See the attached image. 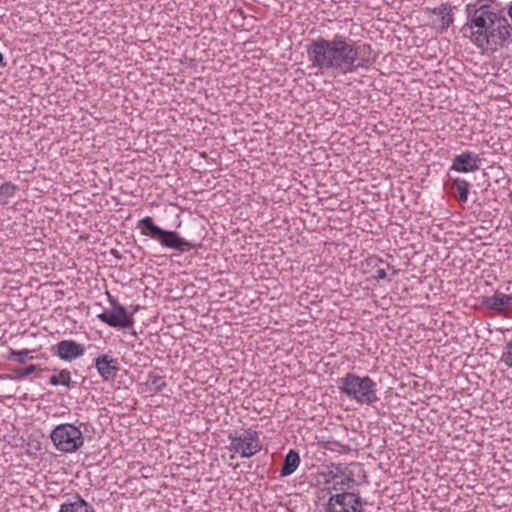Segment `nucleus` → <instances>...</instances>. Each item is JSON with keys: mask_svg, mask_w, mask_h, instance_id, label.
<instances>
[{"mask_svg": "<svg viewBox=\"0 0 512 512\" xmlns=\"http://www.w3.org/2000/svg\"><path fill=\"white\" fill-rule=\"evenodd\" d=\"M367 50H370L369 45L360 44L344 34L318 37L307 46L308 68L315 76L352 74L368 66Z\"/></svg>", "mask_w": 512, "mask_h": 512, "instance_id": "f257e3e1", "label": "nucleus"}, {"mask_svg": "<svg viewBox=\"0 0 512 512\" xmlns=\"http://www.w3.org/2000/svg\"><path fill=\"white\" fill-rule=\"evenodd\" d=\"M466 13L467 21L461 32L479 49L496 51L512 41V26L491 6L468 4Z\"/></svg>", "mask_w": 512, "mask_h": 512, "instance_id": "f03ea898", "label": "nucleus"}, {"mask_svg": "<svg viewBox=\"0 0 512 512\" xmlns=\"http://www.w3.org/2000/svg\"><path fill=\"white\" fill-rule=\"evenodd\" d=\"M338 388L342 395L359 405L371 406L380 400L377 383L368 375L347 373L339 379Z\"/></svg>", "mask_w": 512, "mask_h": 512, "instance_id": "7ed1b4c3", "label": "nucleus"}, {"mask_svg": "<svg viewBox=\"0 0 512 512\" xmlns=\"http://www.w3.org/2000/svg\"><path fill=\"white\" fill-rule=\"evenodd\" d=\"M137 228L144 236L157 240L163 247L180 253L195 249L196 245L182 238L176 231L164 230L157 226L152 217L146 216L138 221Z\"/></svg>", "mask_w": 512, "mask_h": 512, "instance_id": "20e7f679", "label": "nucleus"}, {"mask_svg": "<svg viewBox=\"0 0 512 512\" xmlns=\"http://www.w3.org/2000/svg\"><path fill=\"white\" fill-rule=\"evenodd\" d=\"M227 438V450L242 458H251L262 449L260 433L253 428L229 432Z\"/></svg>", "mask_w": 512, "mask_h": 512, "instance_id": "39448f33", "label": "nucleus"}, {"mask_svg": "<svg viewBox=\"0 0 512 512\" xmlns=\"http://www.w3.org/2000/svg\"><path fill=\"white\" fill-rule=\"evenodd\" d=\"M50 439L55 449L63 453H74L84 445L83 432L71 423L57 425L51 431Z\"/></svg>", "mask_w": 512, "mask_h": 512, "instance_id": "423d86ee", "label": "nucleus"}, {"mask_svg": "<svg viewBox=\"0 0 512 512\" xmlns=\"http://www.w3.org/2000/svg\"><path fill=\"white\" fill-rule=\"evenodd\" d=\"M364 502L358 493L340 492L331 493L325 511L326 512H362Z\"/></svg>", "mask_w": 512, "mask_h": 512, "instance_id": "0eeeda50", "label": "nucleus"}, {"mask_svg": "<svg viewBox=\"0 0 512 512\" xmlns=\"http://www.w3.org/2000/svg\"><path fill=\"white\" fill-rule=\"evenodd\" d=\"M108 296L112 305V309L103 311L98 315V319L114 328L130 327L133 324V318L128 315L124 306L119 304L110 295Z\"/></svg>", "mask_w": 512, "mask_h": 512, "instance_id": "6e6552de", "label": "nucleus"}, {"mask_svg": "<svg viewBox=\"0 0 512 512\" xmlns=\"http://www.w3.org/2000/svg\"><path fill=\"white\" fill-rule=\"evenodd\" d=\"M325 490L329 494L347 492L346 490L352 489L356 483L352 472L337 474L333 471L323 474Z\"/></svg>", "mask_w": 512, "mask_h": 512, "instance_id": "1a4fd4ad", "label": "nucleus"}, {"mask_svg": "<svg viewBox=\"0 0 512 512\" xmlns=\"http://www.w3.org/2000/svg\"><path fill=\"white\" fill-rule=\"evenodd\" d=\"M480 167V156L473 151H464L453 158L450 170L459 173H472L479 170Z\"/></svg>", "mask_w": 512, "mask_h": 512, "instance_id": "9d476101", "label": "nucleus"}, {"mask_svg": "<svg viewBox=\"0 0 512 512\" xmlns=\"http://www.w3.org/2000/svg\"><path fill=\"white\" fill-rule=\"evenodd\" d=\"M54 355L63 361H73L85 354V346L75 340H62L54 346Z\"/></svg>", "mask_w": 512, "mask_h": 512, "instance_id": "9b49d317", "label": "nucleus"}, {"mask_svg": "<svg viewBox=\"0 0 512 512\" xmlns=\"http://www.w3.org/2000/svg\"><path fill=\"white\" fill-rule=\"evenodd\" d=\"M94 366L104 381L113 380L119 370L117 360L107 354H102L94 360Z\"/></svg>", "mask_w": 512, "mask_h": 512, "instance_id": "f8f14e48", "label": "nucleus"}, {"mask_svg": "<svg viewBox=\"0 0 512 512\" xmlns=\"http://www.w3.org/2000/svg\"><path fill=\"white\" fill-rule=\"evenodd\" d=\"M389 268L390 265L377 256H370L362 262L363 272L371 274L377 281L386 279Z\"/></svg>", "mask_w": 512, "mask_h": 512, "instance_id": "ddd939ff", "label": "nucleus"}, {"mask_svg": "<svg viewBox=\"0 0 512 512\" xmlns=\"http://www.w3.org/2000/svg\"><path fill=\"white\" fill-rule=\"evenodd\" d=\"M482 304L487 309L496 313H502L505 310L512 308V294L495 292L492 296L485 297Z\"/></svg>", "mask_w": 512, "mask_h": 512, "instance_id": "4468645a", "label": "nucleus"}, {"mask_svg": "<svg viewBox=\"0 0 512 512\" xmlns=\"http://www.w3.org/2000/svg\"><path fill=\"white\" fill-rule=\"evenodd\" d=\"M58 512H96L94 507L84 500L80 495L75 494L68 497L60 504Z\"/></svg>", "mask_w": 512, "mask_h": 512, "instance_id": "2eb2a0df", "label": "nucleus"}, {"mask_svg": "<svg viewBox=\"0 0 512 512\" xmlns=\"http://www.w3.org/2000/svg\"><path fill=\"white\" fill-rule=\"evenodd\" d=\"M299 453L293 449L289 450L284 458L283 467L281 469V476H289L293 474L300 465Z\"/></svg>", "mask_w": 512, "mask_h": 512, "instance_id": "dca6fc26", "label": "nucleus"}, {"mask_svg": "<svg viewBox=\"0 0 512 512\" xmlns=\"http://www.w3.org/2000/svg\"><path fill=\"white\" fill-rule=\"evenodd\" d=\"M432 13L440 16V26L442 30L447 29L454 22L452 9L448 3H442L438 7L433 8Z\"/></svg>", "mask_w": 512, "mask_h": 512, "instance_id": "f3484780", "label": "nucleus"}, {"mask_svg": "<svg viewBox=\"0 0 512 512\" xmlns=\"http://www.w3.org/2000/svg\"><path fill=\"white\" fill-rule=\"evenodd\" d=\"M453 188L458 193V199L461 202H466L468 199L470 183L462 178H455L453 180Z\"/></svg>", "mask_w": 512, "mask_h": 512, "instance_id": "a211bd4d", "label": "nucleus"}, {"mask_svg": "<svg viewBox=\"0 0 512 512\" xmlns=\"http://www.w3.org/2000/svg\"><path fill=\"white\" fill-rule=\"evenodd\" d=\"M49 383L53 386H66L69 387L71 383V374L68 370H61L58 374H53L49 378Z\"/></svg>", "mask_w": 512, "mask_h": 512, "instance_id": "6ab92c4d", "label": "nucleus"}, {"mask_svg": "<svg viewBox=\"0 0 512 512\" xmlns=\"http://www.w3.org/2000/svg\"><path fill=\"white\" fill-rule=\"evenodd\" d=\"M323 448L327 451L336 452L339 454H347L351 451L349 446L332 439L325 441L323 443Z\"/></svg>", "mask_w": 512, "mask_h": 512, "instance_id": "aec40b11", "label": "nucleus"}, {"mask_svg": "<svg viewBox=\"0 0 512 512\" xmlns=\"http://www.w3.org/2000/svg\"><path fill=\"white\" fill-rule=\"evenodd\" d=\"M17 187L12 182H5L0 186V202L6 204L15 195Z\"/></svg>", "mask_w": 512, "mask_h": 512, "instance_id": "412c9836", "label": "nucleus"}, {"mask_svg": "<svg viewBox=\"0 0 512 512\" xmlns=\"http://www.w3.org/2000/svg\"><path fill=\"white\" fill-rule=\"evenodd\" d=\"M147 383L151 390L155 392L162 391L166 386L164 377L156 373H150L148 375Z\"/></svg>", "mask_w": 512, "mask_h": 512, "instance_id": "4be33fe9", "label": "nucleus"}, {"mask_svg": "<svg viewBox=\"0 0 512 512\" xmlns=\"http://www.w3.org/2000/svg\"><path fill=\"white\" fill-rule=\"evenodd\" d=\"M500 362L512 369V340L508 341L502 351Z\"/></svg>", "mask_w": 512, "mask_h": 512, "instance_id": "5701e85b", "label": "nucleus"}, {"mask_svg": "<svg viewBox=\"0 0 512 512\" xmlns=\"http://www.w3.org/2000/svg\"><path fill=\"white\" fill-rule=\"evenodd\" d=\"M31 353H32V351H30L28 349L11 350L9 358L14 359L15 361H17L20 364H24L28 358H31V359L33 358V356L30 355Z\"/></svg>", "mask_w": 512, "mask_h": 512, "instance_id": "b1692460", "label": "nucleus"}, {"mask_svg": "<svg viewBox=\"0 0 512 512\" xmlns=\"http://www.w3.org/2000/svg\"><path fill=\"white\" fill-rule=\"evenodd\" d=\"M35 371H36V365L31 364L25 368L14 369L13 373L15 375V378L23 379V378L27 377L28 375L34 373Z\"/></svg>", "mask_w": 512, "mask_h": 512, "instance_id": "393cba45", "label": "nucleus"}, {"mask_svg": "<svg viewBox=\"0 0 512 512\" xmlns=\"http://www.w3.org/2000/svg\"><path fill=\"white\" fill-rule=\"evenodd\" d=\"M0 66L1 67H5L6 66V63L4 62V57H3L1 52H0Z\"/></svg>", "mask_w": 512, "mask_h": 512, "instance_id": "a878e982", "label": "nucleus"}]
</instances>
